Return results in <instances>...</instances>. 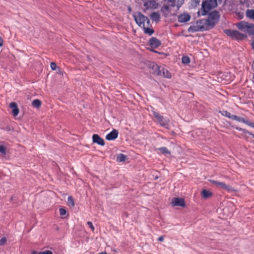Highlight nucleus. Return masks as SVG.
Listing matches in <instances>:
<instances>
[{
  "label": "nucleus",
  "mask_w": 254,
  "mask_h": 254,
  "mask_svg": "<svg viewBox=\"0 0 254 254\" xmlns=\"http://www.w3.org/2000/svg\"><path fill=\"white\" fill-rule=\"evenodd\" d=\"M218 1L221 2V0H205L202 3V11L201 14L198 12V14L201 15H206L211 9L216 7L218 5Z\"/></svg>",
  "instance_id": "1"
},
{
  "label": "nucleus",
  "mask_w": 254,
  "mask_h": 254,
  "mask_svg": "<svg viewBox=\"0 0 254 254\" xmlns=\"http://www.w3.org/2000/svg\"><path fill=\"white\" fill-rule=\"evenodd\" d=\"M152 68L154 70V74L157 75L167 78H171L172 77L171 73L169 70L163 66H159L153 63L152 65Z\"/></svg>",
  "instance_id": "2"
},
{
  "label": "nucleus",
  "mask_w": 254,
  "mask_h": 254,
  "mask_svg": "<svg viewBox=\"0 0 254 254\" xmlns=\"http://www.w3.org/2000/svg\"><path fill=\"white\" fill-rule=\"evenodd\" d=\"M134 20L136 23L141 28L144 27L147 24V25H150V22L149 18L144 15L140 12H138L136 14H133Z\"/></svg>",
  "instance_id": "3"
},
{
  "label": "nucleus",
  "mask_w": 254,
  "mask_h": 254,
  "mask_svg": "<svg viewBox=\"0 0 254 254\" xmlns=\"http://www.w3.org/2000/svg\"><path fill=\"white\" fill-rule=\"evenodd\" d=\"M224 32L233 39L243 40L247 37L246 35L242 34L235 30L225 29L224 30Z\"/></svg>",
  "instance_id": "4"
},
{
  "label": "nucleus",
  "mask_w": 254,
  "mask_h": 254,
  "mask_svg": "<svg viewBox=\"0 0 254 254\" xmlns=\"http://www.w3.org/2000/svg\"><path fill=\"white\" fill-rule=\"evenodd\" d=\"M153 116L157 120L159 124L163 127L167 128L168 127L169 120L167 118H165L160 115L158 113L156 112H153Z\"/></svg>",
  "instance_id": "5"
},
{
  "label": "nucleus",
  "mask_w": 254,
  "mask_h": 254,
  "mask_svg": "<svg viewBox=\"0 0 254 254\" xmlns=\"http://www.w3.org/2000/svg\"><path fill=\"white\" fill-rule=\"evenodd\" d=\"M143 5L146 9H155L158 7V4L155 0H143Z\"/></svg>",
  "instance_id": "6"
},
{
  "label": "nucleus",
  "mask_w": 254,
  "mask_h": 254,
  "mask_svg": "<svg viewBox=\"0 0 254 254\" xmlns=\"http://www.w3.org/2000/svg\"><path fill=\"white\" fill-rule=\"evenodd\" d=\"M171 204L173 206L185 207L186 205L184 199L180 197L174 198L172 201Z\"/></svg>",
  "instance_id": "7"
},
{
  "label": "nucleus",
  "mask_w": 254,
  "mask_h": 254,
  "mask_svg": "<svg viewBox=\"0 0 254 254\" xmlns=\"http://www.w3.org/2000/svg\"><path fill=\"white\" fill-rule=\"evenodd\" d=\"M118 131L116 129H113L110 133L106 136V139L107 140H113L116 139L118 136Z\"/></svg>",
  "instance_id": "8"
},
{
  "label": "nucleus",
  "mask_w": 254,
  "mask_h": 254,
  "mask_svg": "<svg viewBox=\"0 0 254 254\" xmlns=\"http://www.w3.org/2000/svg\"><path fill=\"white\" fill-rule=\"evenodd\" d=\"M149 45L152 48H157L161 44V41L156 37H152L149 41Z\"/></svg>",
  "instance_id": "9"
},
{
  "label": "nucleus",
  "mask_w": 254,
  "mask_h": 254,
  "mask_svg": "<svg viewBox=\"0 0 254 254\" xmlns=\"http://www.w3.org/2000/svg\"><path fill=\"white\" fill-rule=\"evenodd\" d=\"M190 19V16L187 13L180 14L178 17V20L179 22L185 23L189 21Z\"/></svg>",
  "instance_id": "10"
},
{
  "label": "nucleus",
  "mask_w": 254,
  "mask_h": 254,
  "mask_svg": "<svg viewBox=\"0 0 254 254\" xmlns=\"http://www.w3.org/2000/svg\"><path fill=\"white\" fill-rule=\"evenodd\" d=\"M93 142L97 143L98 145L104 146L105 145V141L104 139L101 138L98 134H94L92 135Z\"/></svg>",
  "instance_id": "11"
},
{
  "label": "nucleus",
  "mask_w": 254,
  "mask_h": 254,
  "mask_svg": "<svg viewBox=\"0 0 254 254\" xmlns=\"http://www.w3.org/2000/svg\"><path fill=\"white\" fill-rule=\"evenodd\" d=\"M208 17L215 22L218 23L219 21L220 15L218 11L214 10L209 14Z\"/></svg>",
  "instance_id": "12"
},
{
  "label": "nucleus",
  "mask_w": 254,
  "mask_h": 254,
  "mask_svg": "<svg viewBox=\"0 0 254 254\" xmlns=\"http://www.w3.org/2000/svg\"><path fill=\"white\" fill-rule=\"evenodd\" d=\"M220 113L223 116H225L229 119H232L233 120H235L238 121L239 116L236 115H232L229 112L226 110H223L220 111Z\"/></svg>",
  "instance_id": "13"
},
{
  "label": "nucleus",
  "mask_w": 254,
  "mask_h": 254,
  "mask_svg": "<svg viewBox=\"0 0 254 254\" xmlns=\"http://www.w3.org/2000/svg\"><path fill=\"white\" fill-rule=\"evenodd\" d=\"M10 108L12 109V114L13 116H17L19 112V110L18 108L17 105L15 102H11L9 105Z\"/></svg>",
  "instance_id": "14"
},
{
  "label": "nucleus",
  "mask_w": 254,
  "mask_h": 254,
  "mask_svg": "<svg viewBox=\"0 0 254 254\" xmlns=\"http://www.w3.org/2000/svg\"><path fill=\"white\" fill-rule=\"evenodd\" d=\"M249 24L248 22L243 21L238 23L237 26L239 30L246 33Z\"/></svg>",
  "instance_id": "15"
},
{
  "label": "nucleus",
  "mask_w": 254,
  "mask_h": 254,
  "mask_svg": "<svg viewBox=\"0 0 254 254\" xmlns=\"http://www.w3.org/2000/svg\"><path fill=\"white\" fill-rule=\"evenodd\" d=\"M203 29H204V27L196 25L190 26L188 31L189 32L194 33L198 31H203Z\"/></svg>",
  "instance_id": "16"
},
{
  "label": "nucleus",
  "mask_w": 254,
  "mask_h": 254,
  "mask_svg": "<svg viewBox=\"0 0 254 254\" xmlns=\"http://www.w3.org/2000/svg\"><path fill=\"white\" fill-rule=\"evenodd\" d=\"M219 187H220L222 189L227 190L229 192H234V191H236L231 186H230L229 185H227L224 182H221Z\"/></svg>",
  "instance_id": "17"
},
{
  "label": "nucleus",
  "mask_w": 254,
  "mask_h": 254,
  "mask_svg": "<svg viewBox=\"0 0 254 254\" xmlns=\"http://www.w3.org/2000/svg\"><path fill=\"white\" fill-rule=\"evenodd\" d=\"M205 24H206L207 30L213 28L216 24L217 23L214 21V20L211 19L209 17L208 19H204Z\"/></svg>",
  "instance_id": "18"
},
{
  "label": "nucleus",
  "mask_w": 254,
  "mask_h": 254,
  "mask_svg": "<svg viewBox=\"0 0 254 254\" xmlns=\"http://www.w3.org/2000/svg\"><path fill=\"white\" fill-rule=\"evenodd\" d=\"M238 122L243 123L254 128V123L249 120L245 119L243 118L239 117Z\"/></svg>",
  "instance_id": "19"
},
{
  "label": "nucleus",
  "mask_w": 254,
  "mask_h": 254,
  "mask_svg": "<svg viewBox=\"0 0 254 254\" xmlns=\"http://www.w3.org/2000/svg\"><path fill=\"white\" fill-rule=\"evenodd\" d=\"M150 26H151V25H147V24H146L144 26V27H142V28L143 29L144 33L148 34L149 36L152 35L154 32L153 29L150 28Z\"/></svg>",
  "instance_id": "20"
},
{
  "label": "nucleus",
  "mask_w": 254,
  "mask_h": 254,
  "mask_svg": "<svg viewBox=\"0 0 254 254\" xmlns=\"http://www.w3.org/2000/svg\"><path fill=\"white\" fill-rule=\"evenodd\" d=\"M151 20L156 22H158L160 19V16L158 12H153L150 15Z\"/></svg>",
  "instance_id": "21"
},
{
  "label": "nucleus",
  "mask_w": 254,
  "mask_h": 254,
  "mask_svg": "<svg viewBox=\"0 0 254 254\" xmlns=\"http://www.w3.org/2000/svg\"><path fill=\"white\" fill-rule=\"evenodd\" d=\"M246 33H247L250 35H254V24L252 23H249L248 26L247 27V30Z\"/></svg>",
  "instance_id": "22"
},
{
  "label": "nucleus",
  "mask_w": 254,
  "mask_h": 254,
  "mask_svg": "<svg viewBox=\"0 0 254 254\" xmlns=\"http://www.w3.org/2000/svg\"><path fill=\"white\" fill-rule=\"evenodd\" d=\"M170 5H164L161 9V11L164 14L168 15L170 12Z\"/></svg>",
  "instance_id": "23"
},
{
  "label": "nucleus",
  "mask_w": 254,
  "mask_h": 254,
  "mask_svg": "<svg viewBox=\"0 0 254 254\" xmlns=\"http://www.w3.org/2000/svg\"><path fill=\"white\" fill-rule=\"evenodd\" d=\"M246 15L248 18L254 20V9H247L246 11Z\"/></svg>",
  "instance_id": "24"
},
{
  "label": "nucleus",
  "mask_w": 254,
  "mask_h": 254,
  "mask_svg": "<svg viewBox=\"0 0 254 254\" xmlns=\"http://www.w3.org/2000/svg\"><path fill=\"white\" fill-rule=\"evenodd\" d=\"M127 158V157L126 155H125L123 154L120 153L117 156V161L118 162H123L125 161L126 160Z\"/></svg>",
  "instance_id": "25"
},
{
  "label": "nucleus",
  "mask_w": 254,
  "mask_h": 254,
  "mask_svg": "<svg viewBox=\"0 0 254 254\" xmlns=\"http://www.w3.org/2000/svg\"><path fill=\"white\" fill-rule=\"evenodd\" d=\"M165 1L167 2L168 3L170 4V6L171 7H175L177 6L178 8L179 9L181 6V5L176 4V0H164Z\"/></svg>",
  "instance_id": "26"
},
{
  "label": "nucleus",
  "mask_w": 254,
  "mask_h": 254,
  "mask_svg": "<svg viewBox=\"0 0 254 254\" xmlns=\"http://www.w3.org/2000/svg\"><path fill=\"white\" fill-rule=\"evenodd\" d=\"M196 25L197 26H200L204 27V29H203V31L207 30L206 24H205L204 19L197 21L196 22Z\"/></svg>",
  "instance_id": "27"
},
{
  "label": "nucleus",
  "mask_w": 254,
  "mask_h": 254,
  "mask_svg": "<svg viewBox=\"0 0 254 254\" xmlns=\"http://www.w3.org/2000/svg\"><path fill=\"white\" fill-rule=\"evenodd\" d=\"M201 194L204 198H208L211 196L212 193L206 190H203L201 191Z\"/></svg>",
  "instance_id": "28"
},
{
  "label": "nucleus",
  "mask_w": 254,
  "mask_h": 254,
  "mask_svg": "<svg viewBox=\"0 0 254 254\" xmlns=\"http://www.w3.org/2000/svg\"><path fill=\"white\" fill-rule=\"evenodd\" d=\"M32 105L35 108H39L41 105V102L39 99H35L32 101Z\"/></svg>",
  "instance_id": "29"
},
{
  "label": "nucleus",
  "mask_w": 254,
  "mask_h": 254,
  "mask_svg": "<svg viewBox=\"0 0 254 254\" xmlns=\"http://www.w3.org/2000/svg\"><path fill=\"white\" fill-rule=\"evenodd\" d=\"M159 150L163 154H170L171 153V152L168 150V149L165 147L159 148Z\"/></svg>",
  "instance_id": "30"
},
{
  "label": "nucleus",
  "mask_w": 254,
  "mask_h": 254,
  "mask_svg": "<svg viewBox=\"0 0 254 254\" xmlns=\"http://www.w3.org/2000/svg\"><path fill=\"white\" fill-rule=\"evenodd\" d=\"M31 254H53V253L49 250H46L44 252H38L36 251H33Z\"/></svg>",
  "instance_id": "31"
},
{
  "label": "nucleus",
  "mask_w": 254,
  "mask_h": 254,
  "mask_svg": "<svg viewBox=\"0 0 254 254\" xmlns=\"http://www.w3.org/2000/svg\"><path fill=\"white\" fill-rule=\"evenodd\" d=\"M190 59L188 56H183L182 58V62L185 64H188L190 63Z\"/></svg>",
  "instance_id": "32"
},
{
  "label": "nucleus",
  "mask_w": 254,
  "mask_h": 254,
  "mask_svg": "<svg viewBox=\"0 0 254 254\" xmlns=\"http://www.w3.org/2000/svg\"><path fill=\"white\" fill-rule=\"evenodd\" d=\"M200 2L199 0H191L190 4L193 7H195L199 5Z\"/></svg>",
  "instance_id": "33"
},
{
  "label": "nucleus",
  "mask_w": 254,
  "mask_h": 254,
  "mask_svg": "<svg viewBox=\"0 0 254 254\" xmlns=\"http://www.w3.org/2000/svg\"><path fill=\"white\" fill-rule=\"evenodd\" d=\"M0 153L3 155H5L6 153V147L2 145H0Z\"/></svg>",
  "instance_id": "34"
},
{
  "label": "nucleus",
  "mask_w": 254,
  "mask_h": 254,
  "mask_svg": "<svg viewBox=\"0 0 254 254\" xmlns=\"http://www.w3.org/2000/svg\"><path fill=\"white\" fill-rule=\"evenodd\" d=\"M67 201L69 204H70L72 206H74V200L71 196H69L67 198Z\"/></svg>",
  "instance_id": "35"
},
{
  "label": "nucleus",
  "mask_w": 254,
  "mask_h": 254,
  "mask_svg": "<svg viewBox=\"0 0 254 254\" xmlns=\"http://www.w3.org/2000/svg\"><path fill=\"white\" fill-rule=\"evenodd\" d=\"M50 66L51 69L53 70H56L57 68H58L59 70H60V68L57 66L56 64L54 62H52L51 63Z\"/></svg>",
  "instance_id": "36"
},
{
  "label": "nucleus",
  "mask_w": 254,
  "mask_h": 254,
  "mask_svg": "<svg viewBox=\"0 0 254 254\" xmlns=\"http://www.w3.org/2000/svg\"><path fill=\"white\" fill-rule=\"evenodd\" d=\"M59 212H60V214L61 216H64V215H65L66 213V210L64 208H60L59 209Z\"/></svg>",
  "instance_id": "37"
},
{
  "label": "nucleus",
  "mask_w": 254,
  "mask_h": 254,
  "mask_svg": "<svg viewBox=\"0 0 254 254\" xmlns=\"http://www.w3.org/2000/svg\"><path fill=\"white\" fill-rule=\"evenodd\" d=\"M7 242V239L5 237H2L0 240V246H3Z\"/></svg>",
  "instance_id": "38"
},
{
  "label": "nucleus",
  "mask_w": 254,
  "mask_h": 254,
  "mask_svg": "<svg viewBox=\"0 0 254 254\" xmlns=\"http://www.w3.org/2000/svg\"><path fill=\"white\" fill-rule=\"evenodd\" d=\"M236 129L238 130L242 131L244 133L246 134V135H247V132H248V130L247 129L241 128L240 127H236Z\"/></svg>",
  "instance_id": "39"
},
{
  "label": "nucleus",
  "mask_w": 254,
  "mask_h": 254,
  "mask_svg": "<svg viewBox=\"0 0 254 254\" xmlns=\"http://www.w3.org/2000/svg\"><path fill=\"white\" fill-rule=\"evenodd\" d=\"M209 182L211 184H213V185H215L216 186H218V187H219V186L220 185V184L221 183V182H218V181H215V180H209Z\"/></svg>",
  "instance_id": "40"
},
{
  "label": "nucleus",
  "mask_w": 254,
  "mask_h": 254,
  "mask_svg": "<svg viewBox=\"0 0 254 254\" xmlns=\"http://www.w3.org/2000/svg\"><path fill=\"white\" fill-rule=\"evenodd\" d=\"M87 224L89 227L92 230V231H93L94 230V227L93 226L92 223L90 221H88L87 222Z\"/></svg>",
  "instance_id": "41"
},
{
  "label": "nucleus",
  "mask_w": 254,
  "mask_h": 254,
  "mask_svg": "<svg viewBox=\"0 0 254 254\" xmlns=\"http://www.w3.org/2000/svg\"><path fill=\"white\" fill-rule=\"evenodd\" d=\"M247 134L251 135L252 137L254 139V134L252 132H250V131H248V132H247Z\"/></svg>",
  "instance_id": "42"
},
{
  "label": "nucleus",
  "mask_w": 254,
  "mask_h": 254,
  "mask_svg": "<svg viewBox=\"0 0 254 254\" xmlns=\"http://www.w3.org/2000/svg\"><path fill=\"white\" fill-rule=\"evenodd\" d=\"M158 240L160 242H162L164 241V237L163 236L159 237Z\"/></svg>",
  "instance_id": "43"
},
{
  "label": "nucleus",
  "mask_w": 254,
  "mask_h": 254,
  "mask_svg": "<svg viewBox=\"0 0 254 254\" xmlns=\"http://www.w3.org/2000/svg\"><path fill=\"white\" fill-rule=\"evenodd\" d=\"M3 45V40L0 37V47H1Z\"/></svg>",
  "instance_id": "44"
},
{
  "label": "nucleus",
  "mask_w": 254,
  "mask_h": 254,
  "mask_svg": "<svg viewBox=\"0 0 254 254\" xmlns=\"http://www.w3.org/2000/svg\"><path fill=\"white\" fill-rule=\"evenodd\" d=\"M251 46H252L253 49H254V40L252 42V43L251 44Z\"/></svg>",
  "instance_id": "45"
},
{
  "label": "nucleus",
  "mask_w": 254,
  "mask_h": 254,
  "mask_svg": "<svg viewBox=\"0 0 254 254\" xmlns=\"http://www.w3.org/2000/svg\"><path fill=\"white\" fill-rule=\"evenodd\" d=\"M127 9H128V11L130 12L131 11V8L129 6L128 8H127Z\"/></svg>",
  "instance_id": "46"
},
{
  "label": "nucleus",
  "mask_w": 254,
  "mask_h": 254,
  "mask_svg": "<svg viewBox=\"0 0 254 254\" xmlns=\"http://www.w3.org/2000/svg\"><path fill=\"white\" fill-rule=\"evenodd\" d=\"M99 254H107L106 253L104 252V253H99Z\"/></svg>",
  "instance_id": "47"
},
{
  "label": "nucleus",
  "mask_w": 254,
  "mask_h": 254,
  "mask_svg": "<svg viewBox=\"0 0 254 254\" xmlns=\"http://www.w3.org/2000/svg\"><path fill=\"white\" fill-rule=\"evenodd\" d=\"M152 51H153V52L157 53V52H156V51L152 50Z\"/></svg>",
  "instance_id": "48"
},
{
  "label": "nucleus",
  "mask_w": 254,
  "mask_h": 254,
  "mask_svg": "<svg viewBox=\"0 0 254 254\" xmlns=\"http://www.w3.org/2000/svg\"><path fill=\"white\" fill-rule=\"evenodd\" d=\"M113 251H114V252H117V251H116V250H114Z\"/></svg>",
  "instance_id": "49"
},
{
  "label": "nucleus",
  "mask_w": 254,
  "mask_h": 254,
  "mask_svg": "<svg viewBox=\"0 0 254 254\" xmlns=\"http://www.w3.org/2000/svg\"><path fill=\"white\" fill-rule=\"evenodd\" d=\"M253 79L254 80V74L253 75Z\"/></svg>",
  "instance_id": "50"
}]
</instances>
